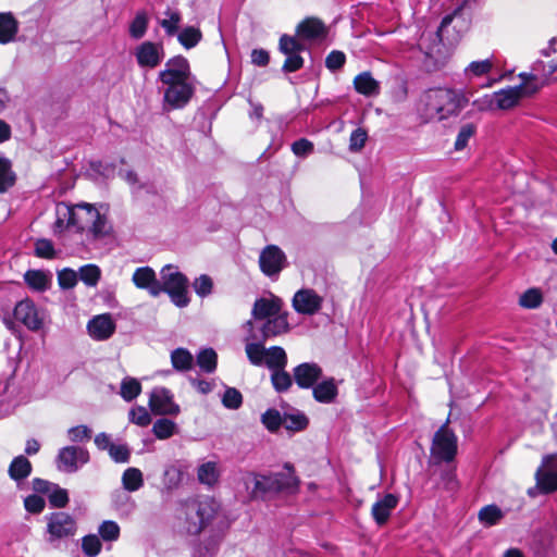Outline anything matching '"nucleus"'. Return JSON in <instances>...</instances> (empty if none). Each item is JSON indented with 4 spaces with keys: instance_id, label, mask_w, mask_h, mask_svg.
Masks as SVG:
<instances>
[{
    "instance_id": "de8ad7c7",
    "label": "nucleus",
    "mask_w": 557,
    "mask_h": 557,
    "mask_svg": "<svg viewBox=\"0 0 557 557\" xmlns=\"http://www.w3.org/2000/svg\"><path fill=\"white\" fill-rule=\"evenodd\" d=\"M34 253L38 258L48 260L54 259L57 255L52 240L48 238H38L35 242Z\"/></svg>"
},
{
    "instance_id": "39448f33",
    "label": "nucleus",
    "mask_w": 557,
    "mask_h": 557,
    "mask_svg": "<svg viewBox=\"0 0 557 557\" xmlns=\"http://www.w3.org/2000/svg\"><path fill=\"white\" fill-rule=\"evenodd\" d=\"M47 542L57 547L61 541L69 540L76 534L75 519L67 512L57 511L46 517Z\"/></svg>"
},
{
    "instance_id": "bb28decb",
    "label": "nucleus",
    "mask_w": 557,
    "mask_h": 557,
    "mask_svg": "<svg viewBox=\"0 0 557 557\" xmlns=\"http://www.w3.org/2000/svg\"><path fill=\"white\" fill-rule=\"evenodd\" d=\"M355 90L366 97L379 95L380 84L374 79L370 72H361L354 78Z\"/></svg>"
},
{
    "instance_id": "f8f14e48",
    "label": "nucleus",
    "mask_w": 557,
    "mask_h": 557,
    "mask_svg": "<svg viewBox=\"0 0 557 557\" xmlns=\"http://www.w3.org/2000/svg\"><path fill=\"white\" fill-rule=\"evenodd\" d=\"M149 408L156 416H176L180 406L174 403L173 394L165 387L153 388L149 397Z\"/></svg>"
},
{
    "instance_id": "774afa93",
    "label": "nucleus",
    "mask_w": 557,
    "mask_h": 557,
    "mask_svg": "<svg viewBox=\"0 0 557 557\" xmlns=\"http://www.w3.org/2000/svg\"><path fill=\"white\" fill-rule=\"evenodd\" d=\"M49 502L52 507L64 508L69 503L67 491L61 487H55L49 495Z\"/></svg>"
},
{
    "instance_id": "69168bd1",
    "label": "nucleus",
    "mask_w": 557,
    "mask_h": 557,
    "mask_svg": "<svg viewBox=\"0 0 557 557\" xmlns=\"http://www.w3.org/2000/svg\"><path fill=\"white\" fill-rule=\"evenodd\" d=\"M110 457L115 462H127L129 460L131 450L129 448L124 444H112L108 450Z\"/></svg>"
},
{
    "instance_id": "a18cd8bd",
    "label": "nucleus",
    "mask_w": 557,
    "mask_h": 557,
    "mask_svg": "<svg viewBox=\"0 0 557 557\" xmlns=\"http://www.w3.org/2000/svg\"><path fill=\"white\" fill-rule=\"evenodd\" d=\"M476 133V125L474 123H467L461 125L455 140V150H463L468 146V141Z\"/></svg>"
},
{
    "instance_id": "864d4df0",
    "label": "nucleus",
    "mask_w": 557,
    "mask_h": 557,
    "mask_svg": "<svg viewBox=\"0 0 557 557\" xmlns=\"http://www.w3.org/2000/svg\"><path fill=\"white\" fill-rule=\"evenodd\" d=\"M92 430L85 424L71 428L67 431L69 440L73 443H85L91 438Z\"/></svg>"
},
{
    "instance_id": "5701e85b",
    "label": "nucleus",
    "mask_w": 557,
    "mask_h": 557,
    "mask_svg": "<svg viewBox=\"0 0 557 557\" xmlns=\"http://www.w3.org/2000/svg\"><path fill=\"white\" fill-rule=\"evenodd\" d=\"M287 318V312H280L274 317L268 318L261 329L263 339L265 341L270 337L286 333L289 330Z\"/></svg>"
},
{
    "instance_id": "bf43d9fd",
    "label": "nucleus",
    "mask_w": 557,
    "mask_h": 557,
    "mask_svg": "<svg viewBox=\"0 0 557 557\" xmlns=\"http://www.w3.org/2000/svg\"><path fill=\"white\" fill-rule=\"evenodd\" d=\"M293 153L299 158H306L314 151V145L307 138H299L292 144Z\"/></svg>"
},
{
    "instance_id": "58836bf2",
    "label": "nucleus",
    "mask_w": 557,
    "mask_h": 557,
    "mask_svg": "<svg viewBox=\"0 0 557 557\" xmlns=\"http://www.w3.org/2000/svg\"><path fill=\"white\" fill-rule=\"evenodd\" d=\"M271 383L277 393H284L292 387L293 376L285 369H276L271 371Z\"/></svg>"
},
{
    "instance_id": "052dcab7",
    "label": "nucleus",
    "mask_w": 557,
    "mask_h": 557,
    "mask_svg": "<svg viewBox=\"0 0 557 557\" xmlns=\"http://www.w3.org/2000/svg\"><path fill=\"white\" fill-rule=\"evenodd\" d=\"M368 139V133L366 129L358 127L352 131L349 138V150L354 152L360 151Z\"/></svg>"
},
{
    "instance_id": "9b49d317",
    "label": "nucleus",
    "mask_w": 557,
    "mask_h": 557,
    "mask_svg": "<svg viewBox=\"0 0 557 557\" xmlns=\"http://www.w3.org/2000/svg\"><path fill=\"white\" fill-rule=\"evenodd\" d=\"M240 483L250 499H259L268 494H273V482L270 473L259 474L256 472H246L242 475Z\"/></svg>"
},
{
    "instance_id": "603ef678",
    "label": "nucleus",
    "mask_w": 557,
    "mask_h": 557,
    "mask_svg": "<svg viewBox=\"0 0 557 557\" xmlns=\"http://www.w3.org/2000/svg\"><path fill=\"white\" fill-rule=\"evenodd\" d=\"M455 8L451 13L445 15L440 24V27L437 29V35L441 34L443 28L449 26L455 17L461 16L462 12L466 8L469 7V0H455Z\"/></svg>"
},
{
    "instance_id": "4d7b16f0",
    "label": "nucleus",
    "mask_w": 557,
    "mask_h": 557,
    "mask_svg": "<svg viewBox=\"0 0 557 557\" xmlns=\"http://www.w3.org/2000/svg\"><path fill=\"white\" fill-rule=\"evenodd\" d=\"M101 547L102 544L97 535L90 534L83 537L82 548L87 556H97L100 553Z\"/></svg>"
},
{
    "instance_id": "5fc2aeb1",
    "label": "nucleus",
    "mask_w": 557,
    "mask_h": 557,
    "mask_svg": "<svg viewBox=\"0 0 557 557\" xmlns=\"http://www.w3.org/2000/svg\"><path fill=\"white\" fill-rule=\"evenodd\" d=\"M99 534L104 541H116L120 536V527L115 521H103L99 527Z\"/></svg>"
},
{
    "instance_id": "6e6552de",
    "label": "nucleus",
    "mask_w": 557,
    "mask_h": 557,
    "mask_svg": "<svg viewBox=\"0 0 557 557\" xmlns=\"http://www.w3.org/2000/svg\"><path fill=\"white\" fill-rule=\"evenodd\" d=\"M89 461V453L78 446H65L61 448L55 458L59 471L65 473L77 472Z\"/></svg>"
},
{
    "instance_id": "473e14b6",
    "label": "nucleus",
    "mask_w": 557,
    "mask_h": 557,
    "mask_svg": "<svg viewBox=\"0 0 557 557\" xmlns=\"http://www.w3.org/2000/svg\"><path fill=\"white\" fill-rule=\"evenodd\" d=\"M171 362L176 371H188L193 368L194 357L186 348H176L171 352Z\"/></svg>"
},
{
    "instance_id": "9d476101",
    "label": "nucleus",
    "mask_w": 557,
    "mask_h": 557,
    "mask_svg": "<svg viewBox=\"0 0 557 557\" xmlns=\"http://www.w3.org/2000/svg\"><path fill=\"white\" fill-rule=\"evenodd\" d=\"M287 267L285 252L276 245L265 246L259 256L260 271L267 276H274Z\"/></svg>"
},
{
    "instance_id": "8fccbe9b",
    "label": "nucleus",
    "mask_w": 557,
    "mask_h": 557,
    "mask_svg": "<svg viewBox=\"0 0 557 557\" xmlns=\"http://www.w3.org/2000/svg\"><path fill=\"white\" fill-rule=\"evenodd\" d=\"M92 214V212L90 213ZM107 227V218L101 214L96 208L92 216V221L89 227V232L94 235V237H102L107 235L109 232Z\"/></svg>"
},
{
    "instance_id": "79ce46f5",
    "label": "nucleus",
    "mask_w": 557,
    "mask_h": 557,
    "mask_svg": "<svg viewBox=\"0 0 557 557\" xmlns=\"http://www.w3.org/2000/svg\"><path fill=\"white\" fill-rule=\"evenodd\" d=\"M503 517V511L495 505L485 506L479 511V520L486 527L498 523Z\"/></svg>"
},
{
    "instance_id": "b1692460",
    "label": "nucleus",
    "mask_w": 557,
    "mask_h": 557,
    "mask_svg": "<svg viewBox=\"0 0 557 557\" xmlns=\"http://www.w3.org/2000/svg\"><path fill=\"white\" fill-rule=\"evenodd\" d=\"M282 300L277 297L259 298L255 301L252 315L256 320H263L276 315L281 311Z\"/></svg>"
},
{
    "instance_id": "49530a36",
    "label": "nucleus",
    "mask_w": 557,
    "mask_h": 557,
    "mask_svg": "<svg viewBox=\"0 0 557 557\" xmlns=\"http://www.w3.org/2000/svg\"><path fill=\"white\" fill-rule=\"evenodd\" d=\"M183 479V471L176 465H171L164 470L163 484L166 488H176Z\"/></svg>"
},
{
    "instance_id": "72a5a7b5",
    "label": "nucleus",
    "mask_w": 557,
    "mask_h": 557,
    "mask_svg": "<svg viewBox=\"0 0 557 557\" xmlns=\"http://www.w3.org/2000/svg\"><path fill=\"white\" fill-rule=\"evenodd\" d=\"M122 485L128 492H136L144 485L143 472L138 468H127L122 475Z\"/></svg>"
},
{
    "instance_id": "a211bd4d",
    "label": "nucleus",
    "mask_w": 557,
    "mask_h": 557,
    "mask_svg": "<svg viewBox=\"0 0 557 557\" xmlns=\"http://www.w3.org/2000/svg\"><path fill=\"white\" fill-rule=\"evenodd\" d=\"M194 94L195 87L190 83L170 86L164 91V102L172 110L182 109L190 101Z\"/></svg>"
},
{
    "instance_id": "6ab92c4d",
    "label": "nucleus",
    "mask_w": 557,
    "mask_h": 557,
    "mask_svg": "<svg viewBox=\"0 0 557 557\" xmlns=\"http://www.w3.org/2000/svg\"><path fill=\"white\" fill-rule=\"evenodd\" d=\"M14 318L32 331H38L42 326V320L38 317L37 308L29 299L22 300L15 306Z\"/></svg>"
},
{
    "instance_id": "6e6d98bb",
    "label": "nucleus",
    "mask_w": 557,
    "mask_h": 557,
    "mask_svg": "<svg viewBox=\"0 0 557 557\" xmlns=\"http://www.w3.org/2000/svg\"><path fill=\"white\" fill-rule=\"evenodd\" d=\"M58 283L62 289H71L77 284V272L70 268H64L58 272Z\"/></svg>"
},
{
    "instance_id": "1a4fd4ad",
    "label": "nucleus",
    "mask_w": 557,
    "mask_h": 557,
    "mask_svg": "<svg viewBox=\"0 0 557 557\" xmlns=\"http://www.w3.org/2000/svg\"><path fill=\"white\" fill-rule=\"evenodd\" d=\"M536 487L541 493L557 491V454L545 455L535 472Z\"/></svg>"
},
{
    "instance_id": "dca6fc26",
    "label": "nucleus",
    "mask_w": 557,
    "mask_h": 557,
    "mask_svg": "<svg viewBox=\"0 0 557 557\" xmlns=\"http://www.w3.org/2000/svg\"><path fill=\"white\" fill-rule=\"evenodd\" d=\"M296 312L312 315L322 307V298L313 289H300L293 298Z\"/></svg>"
},
{
    "instance_id": "680f3d73",
    "label": "nucleus",
    "mask_w": 557,
    "mask_h": 557,
    "mask_svg": "<svg viewBox=\"0 0 557 557\" xmlns=\"http://www.w3.org/2000/svg\"><path fill=\"white\" fill-rule=\"evenodd\" d=\"M152 429L158 438L164 440L173 435L175 432V424L172 420H156Z\"/></svg>"
},
{
    "instance_id": "aec40b11",
    "label": "nucleus",
    "mask_w": 557,
    "mask_h": 557,
    "mask_svg": "<svg viewBox=\"0 0 557 557\" xmlns=\"http://www.w3.org/2000/svg\"><path fill=\"white\" fill-rule=\"evenodd\" d=\"M329 30L324 22L319 17L309 16L296 26V35L300 39L315 40L326 37Z\"/></svg>"
},
{
    "instance_id": "ddd939ff",
    "label": "nucleus",
    "mask_w": 557,
    "mask_h": 557,
    "mask_svg": "<svg viewBox=\"0 0 557 557\" xmlns=\"http://www.w3.org/2000/svg\"><path fill=\"white\" fill-rule=\"evenodd\" d=\"M135 57L137 64L140 67L154 69L163 60V45L149 40L144 41L139 46H137L135 50Z\"/></svg>"
},
{
    "instance_id": "20e7f679",
    "label": "nucleus",
    "mask_w": 557,
    "mask_h": 557,
    "mask_svg": "<svg viewBox=\"0 0 557 557\" xmlns=\"http://www.w3.org/2000/svg\"><path fill=\"white\" fill-rule=\"evenodd\" d=\"M161 280L159 281L160 294L166 293L171 301L180 307H186L189 304L188 278L185 274L174 271V267L169 264L161 270Z\"/></svg>"
},
{
    "instance_id": "c85d7f7f",
    "label": "nucleus",
    "mask_w": 557,
    "mask_h": 557,
    "mask_svg": "<svg viewBox=\"0 0 557 557\" xmlns=\"http://www.w3.org/2000/svg\"><path fill=\"white\" fill-rule=\"evenodd\" d=\"M198 481L201 484L213 486L220 478V470L215 461H207L198 467Z\"/></svg>"
},
{
    "instance_id": "0eeeda50",
    "label": "nucleus",
    "mask_w": 557,
    "mask_h": 557,
    "mask_svg": "<svg viewBox=\"0 0 557 557\" xmlns=\"http://www.w3.org/2000/svg\"><path fill=\"white\" fill-rule=\"evenodd\" d=\"M61 209L64 210L62 213L64 216L67 215L66 226H73L76 228L78 233H83L86 230H89L94 214L95 207L90 203L82 202L75 206H70L66 203H59L57 206V212L60 215Z\"/></svg>"
},
{
    "instance_id": "0e129e2a",
    "label": "nucleus",
    "mask_w": 557,
    "mask_h": 557,
    "mask_svg": "<svg viewBox=\"0 0 557 557\" xmlns=\"http://www.w3.org/2000/svg\"><path fill=\"white\" fill-rule=\"evenodd\" d=\"M193 286L198 296L206 297L211 294L213 282L209 275L202 274L195 280Z\"/></svg>"
},
{
    "instance_id": "f257e3e1",
    "label": "nucleus",
    "mask_w": 557,
    "mask_h": 557,
    "mask_svg": "<svg viewBox=\"0 0 557 557\" xmlns=\"http://www.w3.org/2000/svg\"><path fill=\"white\" fill-rule=\"evenodd\" d=\"M469 103L462 90L432 88L423 96V115L426 121H444L457 116Z\"/></svg>"
},
{
    "instance_id": "ea45409f",
    "label": "nucleus",
    "mask_w": 557,
    "mask_h": 557,
    "mask_svg": "<svg viewBox=\"0 0 557 557\" xmlns=\"http://www.w3.org/2000/svg\"><path fill=\"white\" fill-rule=\"evenodd\" d=\"M81 281L87 286H96L101 277V270L98 265L89 263L79 268L77 272Z\"/></svg>"
},
{
    "instance_id": "393cba45",
    "label": "nucleus",
    "mask_w": 557,
    "mask_h": 557,
    "mask_svg": "<svg viewBox=\"0 0 557 557\" xmlns=\"http://www.w3.org/2000/svg\"><path fill=\"white\" fill-rule=\"evenodd\" d=\"M313 398L321 404H331L335 400L338 395V388L335 384V380L330 377L320 383H315L312 387Z\"/></svg>"
},
{
    "instance_id": "c756f323",
    "label": "nucleus",
    "mask_w": 557,
    "mask_h": 557,
    "mask_svg": "<svg viewBox=\"0 0 557 557\" xmlns=\"http://www.w3.org/2000/svg\"><path fill=\"white\" fill-rule=\"evenodd\" d=\"M16 183V174L12 170V162L0 157V194L7 193Z\"/></svg>"
},
{
    "instance_id": "3c124183",
    "label": "nucleus",
    "mask_w": 557,
    "mask_h": 557,
    "mask_svg": "<svg viewBox=\"0 0 557 557\" xmlns=\"http://www.w3.org/2000/svg\"><path fill=\"white\" fill-rule=\"evenodd\" d=\"M222 404L227 409H238L243 404V395L235 387H227L222 397Z\"/></svg>"
},
{
    "instance_id": "e433bc0d",
    "label": "nucleus",
    "mask_w": 557,
    "mask_h": 557,
    "mask_svg": "<svg viewBox=\"0 0 557 557\" xmlns=\"http://www.w3.org/2000/svg\"><path fill=\"white\" fill-rule=\"evenodd\" d=\"M197 364L206 373H212L218 367V355L213 348H205L197 355Z\"/></svg>"
},
{
    "instance_id": "2eb2a0df",
    "label": "nucleus",
    "mask_w": 557,
    "mask_h": 557,
    "mask_svg": "<svg viewBox=\"0 0 557 557\" xmlns=\"http://www.w3.org/2000/svg\"><path fill=\"white\" fill-rule=\"evenodd\" d=\"M322 376V368L314 362H304L293 370V377L299 388H312Z\"/></svg>"
},
{
    "instance_id": "2f4dec72",
    "label": "nucleus",
    "mask_w": 557,
    "mask_h": 557,
    "mask_svg": "<svg viewBox=\"0 0 557 557\" xmlns=\"http://www.w3.org/2000/svg\"><path fill=\"white\" fill-rule=\"evenodd\" d=\"M149 26V17L146 11H138L135 17L129 23L128 34L129 37L139 40L141 39L148 29Z\"/></svg>"
},
{
    "instance_id": "09e8293b",
    "label": "nucleus",
    "mask_w": 557,
    "mask_h": 557,
    "mask_svg": "<svg viewBox=\"0 0 557 557\" xmlns=\"http://www.w3.org/2000/svg\"><path fill=\"white\" fill-rule=\"evenodd\" d=\"M280 51L284 54L301 52L305 46L295 37L282 35L278 41Z\"/></svg>"
},
{
    "instance_id": "a19ab883",
    "label": "nucleus",
    "mask_w": 557,
    "mask_h": 557,
    "mask_svg": "<svg viewBox=\"0 0 557 557\" xmlns=\"http://www.w3.org/2000/svg\"><path fill=\"white\" fill-rule=\"evenodd\" d=\"M542 302L543 294L537 287L527 289L519 298V305L524 309H536Z\"/></svg>"
},
{
    "instance_id": "7c9ffc66",
    "label": "nucleus",
    "mask_w": 557,
    "mask_h": 557,
    "mask_svg": "<svg viewBox=\"0 0 557 557\" xmlns=\"http://www.w3.org/2000/svg\"><path fill=\"white\" fill-rule=\"evenodd\" d=\"M264 363L271 371L285 369L287 366V355L281 346H272L267 349Z\"/></svg>"
},
{
    "instance_id": "338daca9",
    "label": "nucleus",
    "mask_w": 557,
    "mask_h": 557,
    "mask_svg": "<svg viewBox=\"0 0 557 557\" xmlns=\"http://www.w3.org/2000/svg\"><path fill=\"white\" fill-rule=\"evenodd\" d=\"M285 55L286 59L282 66V70L285 73L297 72L304 66V58L299 54V52Z\"/></svg>"
},
{
    "instance_id": "f704fd0d",
    "label": "nucleus",
    "mask_w": 557,
    "mask_h": 557,
    "mask_svg": "<svg viewBox=\"0 0 557 557\" xmlns=\"http://www.w3.org/2000/svg\"><path fill=\"white\" fill-rule=\"evenodd\" d=\"M202 39V33L198 27L195 26H186L181 30L177 36L178 42L185 49H191L196 47Z\"/></svg>"
},
{
    "instance_id": "e2e57ef3",
    "label": "nucleus",
    "mask_w": 557,
    "mask_h": 557,
    "mask_svg": "<svg viewBox=\"0 0 557 557\" xmlns=\"http://www.w3.org/2000/svg\"><path fill=\"white\" fill-rule=\"evenodd\" d=\"M166 14L169 15V18L162 20L160 24L168 36H173L178 30V24L182 20L181 13L177 11H169Z\"/></svg>"
},
{
    "instance_id": "13d9d810",
    "label": "nucleus",
    "mask_w": 557,
    "mask_h": 557,
    "mask_svg": "<svg viewBox=\"0 0 557 557\" xmlns=\"http://www.w3.org/2000/svg\"><path fill=\"white\" fill-rule=\"evenodd\" d=\"M346 63V55L343 51L332 50L325 58V66L331 72L341 70Z\"/></svg>"
},
{
    "instance_id": "c9c22d12",
    "label": "nucleus",
    "mask_w": 557,
    "mask_h": 557,
    "mask_svg": "<svg viewBox=\"0 0 557 557\" xmlns=\"http://www.w3.org/2000/svg\"><path fill=\"white\" fill-rule=\"evenodd\" d=\"M30 471L32 465L24 456L14 458L9 467V474L15 481L27 478Z\"/></svg>"
},
{
    "instance_id": "cd10ccee",
    "label": "nucleus",
    "mask_w": 557,
    "mask_h": 557,
    "mask_svg": "<svg viewBox=\"0 0 557 557\" xmlns=\"http://www.w3.org/2000/svg\"><path fill=\"white\" fill-rule=\"evenodd\" d=\"M24 281L29 288L36 292H45L51 285V276L44 270H27Z\"/></svg>"
},
{
    "instance_id": "412c9836",
    "label": "nucleus",
    "mask_w": 557,
    "mask_h": 557,
    "mask_svg": "<svg viewBox=\"0 0 557 557\" xmlns=\"http://www.w3.org/2000/svg\"><path fill=\"white\" fill-rule=\"evenodd\" d=\"M132 281L137 288L147 289L151 296L160 295L159 281L150 267L137 268L133 273Z\"/></svg>"
},
{
    "instance_id": "c03bdc74",
    "label": "nucleus",
    "mask_w": 557,
    "mask_h": 557,
    "mask_svg": "<svg viewBox=\"0 0 557 557\" xmlns=\"http://www.w3.org/2000/svg\"><path fill=\"white\" fill-rule=\"evenodd\" d=\"M248 360L253 366H261L264 362L267 348L261 343H248L245 347Z\"/></svg>"
},
{
    "instance_id": "4c0bfd02",
    "label": "nucleus",
    "mask_w": 557,
    "mask_h": 557,
    "mask_svg": "<svg viewBox=\"0 0 557 557\" xmlns=\"http://www.w3.org/2000/svg\"><path fill=\"white\" fill-rule=\"evenodd\" d=\"M190 74H186L182 71H171L164 69L159 73V79L162 84L170 86H177L189 83Z\"/></svg>"
},
{
    "instance_id": "7ed1b4c3",
    "label": "nucleus",
    "mask_w": 557,
    "mask_h": 557,
    "mask_svg": "<svg viewBox=\"0 0 557 557\" xmlns=\"http://www.w3.org/2000/svg\"><path fill=\"white\" fill-rule=\"evenodd\" d=\"M519 77L521 84L515 87H508L494 92L496 108L499 110H509L517 107L524 97H531L540 90L537 77L533 74L521 73Z\"/></svg>"
},
{
    "instance_id": "4468645a",
    "label": "nucleus",
    "mask_w": 557,
    "mask_h": 557,
    "mask_svg": "<svg viewBox=\"0 0 557 557\" xmlns=\"http://www.w3.org/2000/svg\"><path fill=\"white\" fill-rule=\"evenodd\" d=\"M273 494L287 493L295 494L299 490L300 480L295 474L294 467L290 463L284 465V471L271 472Z\"/></svg>"
},
{
    "instance_id": "a878e982",
    "label": "nucleus",
    "mask_w": 557,
    "mask_h": 557,
    "mask_svg": "<svg viewBox=\"0 0 557 557\" xmlns=\"http://www.w3.org/2000/svg\"><path fill=\"white\" fill-rule=\"evenodd\" d=\"M18 32V22L11 12L0 13V44L13 41Z\"/></svg>"
},
{
    "instance_id": "37998d69",
    "label": "nucleus",
    "mask_w": 557,
    "mask_h": 557,
    "mask_svg": "<svg viewBox=\"0 0 557 557\" xmlns=\"http://www.w3.org/2000/svg\"><path fill=\"white\" fill-rule=\"evenodd\" d=\"M141 392V384L134 377H126L121 383V396L126 401H132Z\"/></svg>"
},
{
    "instance_id": "4be33fe9",
    "label": "nucleus",
    "mask_w": 557,
    "mask_h": 557,
    "mask_svg": "<svg viewBox=\"0 0 557 557\" xmlns=\"http://www.w3.org/2000/svg\"><path fill=\"white\" fill-rule=\"evenodd\" d=\"M398 504V498L394 494H386L382 498L377 499L371 509L372 517L375 520V522L380 525L384 524L389 516L393 509Z\"/></svg>"
},
{
    "instance_id": "f03ea898",
    "label": "nucleus",
    "mask_w": 557,
    "mask_h": 557,
    "mask_svg": "<svg viewBox=\"0 0 557 557\" xmlns=\"http://www.w3.org/2000/svg\"><path fill=\"white\" fill-rule=\"evenodd\" d=\"M218 507V503L210 497L187 502L184 505L186 531L190 534L200 533L214 518Z\"/></svg>"
},
{
    "instance_id": "423d86ee",
    "label": "nucleus",
    "mask_w": 557,
    "mask_h": 557,
    "mask_svg": "<svg viewBox=\"0 0 557 557\" xmlns=\"http://www.w3.org/2000/svg\"><path fill=\"white\" fill-rule=\"evenodd\" d=\"M458 449V441L455 433L445 423L433 436L431 445V458L435 462H450L455 459Z\"/></svg>"
},
{
    "instance_id": "f3484780",
    "label": "nucleus",
    "mask_w": 557,
    "mask_h": 557,
    "mask_svg": "<svg viewBox=\"0 0 557 557\" xmlns=\"http://www.w3.org/2000/svg\"><path fill=\"white\" fill-rule=\"evenodd\" d=\"M116 324L111 314L103 313L94 317L87 324L88 334L96 341H107L115 332Z\"/></svg>"
}]
</instances>
